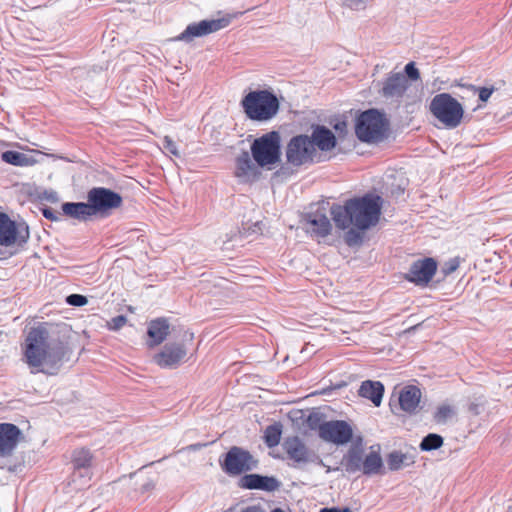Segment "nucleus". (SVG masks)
<instances>
[{
	"instance_id": "1",
	"label": "nucleus",
	"mask_w": 512,
	"mask_h": 512,
	"mask_svg": "<svg viewBox=\"0 0 512 512\" xmlns=\"http://www.w3.org/2000/svg\"><path fill=\"white\" fill-rule=\"evenodd\" d=\"M68 351V342L56 326L42 323L34 327V369L37 372L56 374Z\"/></svg>"
},
{
	"instance_id": "2",
	"label": "nucleus",
	"mask_w": 512,
	"mask_h": 512,
	"mask_svg": "<svg viewBox=\"0 0 512 512\" xmlns=\"http://www.w3.org/2000/svg\"><path fill=\"white\" fill-rule=\"evenodd\" d=\"M381 198L379 196L364 195L348 199L343 205L333 204L330 215L335 226L345 230L351 225L358 230L365 231L375 226L381 214Z\"/></svg>"
},
{
	"instance_id": "3",
	"label": "nucleus",
	"mask_w": 512,
	"mask_h": 512,
	"mask_svg": "<svg viewBox=\"0 0 512 512\" xmlns=\"http://www.w3.org/2000/svg\"><path fill=\"white\" fill-rule=\"evenodd\" d=\"M246 117L252 121L266 122L279 112L280 103L270 90H256L246 94L241 100Z\"/></svg>"
},
{
	"instance_id": "4",
	"label": "nucleus",
	"mask_w": 512,
	"mask_h": 512,
	"mask_svg": "<svg viewBox=\"0 0 512 512\" xmlns=\"http://www.w3.org/2000/svg\"><path fill=\"white\" fill-rule=\"evenodd\" d=\"M389 121L375 108L361 112L355 120V135L363 143L382 142L388 134Z\"/></svg>"
},
{
	"instance_id": "5",
	"label": "nucleus",
	"mask_w": 512,
	"mask_h": 512,
	"mask_svg": "<svg viewBox=\"0 0 512 512\" xmlns=\"http://www.w3.org/2000/svg\"><path fill=\"white\" fill-rule=\"evenodd\" d=\"M429 109L432 115L449 129L458 127L464 115L461 103L449 93L435 95L430 102Z\"/></svg>"
},
{
	"instance_id": "6",
	"label": "nucleus",
	"mask_w": 512,
	"mask_h": 512,
	"mask_svg": "<svg viewBox=\"0 0 512 512\" xmlns=\"http://www.w3.org/2000/svg\"><path fill=\"white\" fill-rule=\"evenodd\" d=\"M251 156L260 167L271 166L281 159V137L271 131L256 138L251 144Z\"/></svg>"
},
{
	"instance_id": "7",
	"label": "nucleus",
	"mask_w": 512,
	"mask_h": 512,
	"mask_svg": "<svg viewBox=\"0 0 512 512\" xmlns=\"http://www.w3.org/2000/svg\"><path fill=\"white\" fill-rule=\"evenodd\" d=\"M315 154L316 148L313 146V141L306 134L293 136L285 149L286 161L293 167L313 162Z\"/></svg>"
},
{
	"instance_id": "8",
	"label": "nucleus",
	"mask_w": 512,
	"mask_h": 512,
	"mask_svg": "<svg viewBox=\"0 0 512 512\" xmlns=\"http://www.w3.org/2000/svg\"><path fill=\"white\" fill-rule=\"evenodd\" d=\"M92 462L93 455L89 449L78 448L72 452L70 481L76 490H82L88 486L93 475Z\"/></svg>"
},
{
	"instance_id": "9",
	"label": "nucleus",
	"mask_w": 512,
	"mask_h": 512,
	"mask_svg": "<svg viewBox=\"0 0 512 512\" xmlns=\"http://www.w3.org/2000/svg\"><path fill=\"white\" fill-rule=\"evenodd\" d=\"M219 462L222 470L230 476L241 475L255 469L258 465V461L249 451L238 446L231 447L224 455V459Z\"/></svg>"
},
{
	"instance_id": "10",
	"label": "nucleus",
	"mask_w": 512,
	"mask_h": 512,
	"mask_svg": "<svg viewBox=\"0 0 512 512\" xmlns=\"http://www.w3.org/2000/svg\"><path fill=\"white\" fill-rule=\"evenodd\" d=\"M87 201L91 208L93 216H106L111 210L119 208L122 205V196L105 187H93L87 193Z\"/></svg>"
},
{
	"instance_id": "11",
	"label": "nucleus",
	"mask_w": 512,
	"mask_h": 512,
	"mask_svg": "<svg viewBox=\"0 0 512 512\" xmlns=\"http://www.w3.org/2000/svg\"><path fill=\"white\" fill-rule=\"evenodd\" d=\"M283 449L287 458L293 462L291 467L300 468L310 463L322 464L320 456L309 449L298 436L287 437L283 442Z\"/></svg>"
},
{
	"instance_id": "12",
	"label": "nucleus",
	"mask_w": 512,
	"mask_h": 512,
	"mask_svg": "<svg viewBox=\"0 0 512 512\" xmlns=\"http://www.w3.org/2000/svg\"><path fill=\"white\" fill-rule=\"evenodd\" d=\"M233 19L231 15H225L218 19H205L189 24L175 40L191 42L196 37L207 36L229 26Z\"/></svg>"
},
{
	"instance_id": "13",
	"label": "nucleus",
	"mask_w": 512,
	"mask_h": 512,
	"mask_svg": "<svg viewBox=\"0 0 512 512\" xmlns=\"http://www.w3.org/2000/svg\"><path fill=\"white\" fill-rule=\"evenodd\" d=\"M29 226L12 220L8 214L0 212V245L9 247L14 244L27 243Z\"/></svg>"
},
{
	"instance_id": "14",
	"label": "nucleus",
	"mask_w": 512,
	"mask_h": 512,
	"mask_svg": "<svg viewBox=\"0 0 512 512\" xmlns=\"http://www.w3.org/2000/svg\"><path fill=\"white\" fill-rule=\"evenodd\" d=\"M251 157L248 151L243 150L235 158L234 176L240 184H253L261 177V167Z\"/></svg>"
},
{
	"instance_id": "15",
	"label": "nucleus",
	"mask_w": 512,
	"mask_h": 512,
	"mask_svg": "<svg viewBox=\"0 0 512 512\" xmlns=\"http://www.w3.org/2000/svg\"><path fill=\"white\" fill-rule=\"evenodd\" d=\"M437 271V262L434 258L426 257L414 261L405 274V279L418 286H426Z\"/></svg>"
},
{
	"instance_id": "16",
	"label": "nucleus",
	"mask_w": 512,
	"mask_h": 512,
	"mask_svg": "<svg viewBox=\"0 0 512 512\" xmlns=\"http://www.w3.org/2000/svg\"><path fill=\"white\" fill-rule=\"evenodd\" d=\"M187 355L183 343H167L153 356V362L162 369L177 368Z\"/></svg>"
},
{
	"instance_id": "17",
	"label": "nucleus",
	"mask_w": 512,
	"mask_h": 512,
	"mask_svg": "<svg viewBox=\"0 0 512 512\" xmlns=\"http://www.w3.org/2000/svg\"><path fill=\"white\" fill-rule=\"evenodd\" d=\"M353 428L345 420L327 421L322 428L321 439L335 445H345L353 439Z\"/></svg>"
},
{
	"instance_id": "18",
	"label": "nucleus",
	"mask_w": 512,
	"mask_h": 512,
	"mask_svg": "<svg viewBox=\"0 0 512 512\" xmlns=\"http://www.w3.org/2000/svg\"><path fill=\"white\" fill-rule=\"evenodd\" d=\"M22 437V432L16 425L0 423V457L11 456Z\"/></svg>"
},
{
	"instance_id": "19",
	"label": "nucleus",
	"mask_w": 512,
	"mask_h": 512,
	"mask_svg": "<svg viewBox=\"0 0 512 512\" xmlns=\"http://www.w3.org/2000/svg\"><path fill=\"white\" fill-rule=\"evenodd\" d=\"M238 485L242 489L273 492L279 489L281 483L274 476L245 474L239 479Z\"/></svg>"
},
{
	"instance_id": "20",
	"label": "nucleus",
	"mask_w": 512,
	"mask_h": 512,
	"mask_svg": "<svg viewBox=\"0 0 512 512\" xmlns=\"http://www.w3.org/2000/svg\"><path fill=\"white\" fill-rule=\"evenodd\" d=\"M309 231L316 237L324 238L331 233L332 224L326 215L325 209L318 207L305 216Z\"/></svg>"
},
{
	"instance_id": "21",
	"label": "nucleus",
	"mask_w": 512,
	"mask_h": 512,
	"mask_svg": "<svg viewBox=\"0 0 512 512\" xmlns=\"http://www.w3.org/2000/svg\"><path fill=\"white\" fill-rule=\"evenodd\" d=\"M408 89V79L402 73H391L383 82L381 94L385 98H401Z\"/></svg>"
},
{
	"instance_id": "22",
	"label": "nucleus",
	"mask_w": 512,
	"mask_h": 512,
	"mask_svg": "<svg viewBox=\"0 0 512 512\" xmlns=\"http://www.w3.org/2000/svg\"><path fill=\"white\" fill-rule=\"evenodd\" d=\"M310 139L314 148L317 147L322 152L331 151L337 145L336 136L324 125H314Z\"/></svg>"
},
{
	"instance_id": "23",
	"label": "nucleus",
	"mask_w": 512,
	"mask_h": 512,
	"mask_svg": "<svg viewBox=\"0 0 512 512\" xmlns=\"http://www.w3.org/2000/svg\"><path fill=\"white\" fill-rule=\"evenodd\" d=\"M170 333V325L167 319L165 318H157L151 320L148 324L147 335L149 336V340L147 341V346L149 348H153L155 346L160 345L166 340L167 336Z\"/></svg>"
},
{
	"instance_id": "24",
	"label": "nucleus",
	"mask_w": 512,
	"mask_h": 512,
	"mask_svg": "<svg viewBox=\"0 0 512 512\" xmlns=\"http://www.w3.org/2000/svg\"><path fill=\"white\" fill-rule=\"evenodd\" d=\"M421 399V391L414 385L404 387L399 394L400 408L407 413H415Z\"/></svg>"
},
{
	"instance_id": "25",
	"label": "nucleus",
	"mask_w": 512,
	"mask_h": 512,
	"mask_svg": "<svg viewBox=\"0 0 512 512\" xmlns=\"http://www.w3.org/2000/svg\"><path fill=\"white\" fill-rule=\"evenodd\" d=\"M358 394L379 407L384 394V385L380 381L365 380L361 383Z\"/></svg>"
},
{
	"instance_id": "26",
	"label": "nucleus",
	"mask_w": 512,
	"mask_h": 512,
	"mask_svg": "<svg viewBox=\"0 0 512 512\" xmlns=\"http://www.w3.org/2000/svg\"><path fill=\"white\" fill-rule=\"evenodd\" d=\"M62 212L64 215L79 220V221H87L93 214L91 212V208L89 206L88 201L84 202H66L62 204Z\"/></svg>"
},
{
	"instance_id": "27",
	"label": "nucleus",
	"mask_w": 512,
	"mask_h": 512,
	"mask_svg": "<svg viewBox=\"0 0 512 512\" xmlns=\"http://www.w3.org/2000/svg\"><path fill=\"white\" fill-rule=\"evenodd\" d=\"M363 451L357 447H351L343 459L345 471L349 474H354L363 467Z\"/></svg>"
},
{
	"instance_id": "28",
	"label": "nucleus",
	"mask_w": 512,
	"mask_h": 512,
	"mask_svg": "<svg viewBox=\"0 0 512 512\" xmlns=\"http://www.w3.org/2000/svg\"><path fill=\"white\" fill-rule=\"evenodd\" d=\"M414 456L401 451H393L387 456V465L391 471H397L405 466L414 464Z\"/></svg>"
},
{
	"instance_id": "29",
	"label": "nucleus",
	"mask_w": 512,
	"mask_h": 512,
	"mask_svg": "<svg viewBox=\"0 0 512 512\" xmlns=\"http://www.w3.org/2000/svg\"><path fill=\"white\" fill-rule=\"evenodd\" d=\"M383 466V461L379 453L370 452L363 460L362 471L365 475L378 474Z\"/></svg>"
},
{
	"instance_id": "30",
	"label": "nucleus",
	"mask_w": 512,
	"mask_h": 512,
	"mask_svg": "<svg viewBox=\"0 0 512 512\" xmlns=\"http://www.w3.org/2000/svg\"><path fill=\"white\" fill-rule=\"evenodd\" d=\"M282 435V424L276 422L266 427L264 431V442L269 448H273L280 443Z\"/></svg>"
},
{
	"instance_id": "31",
	"label": "nucleus",
	"mask_w": 512,
	"mask_h": 512,
	"mask_svg": "<svg viewBox=\"0 0 512 512\" xmlns=\"http://www.w3.org/2000/svg\"><path fill=\"white\" fill-rule=\"evenodd\" d=\"M1 159L11 165L14 166H28L30 164V159L27 157L26 154L8 150L1 154Z\"/></svg>"
},
{
	"instance_id": "32",
	"label": "nucleus",
	"mask_w": 512,
	"mask_h": 512,
	"mask_svg": "<svg viewBox=\"0 0 512 512\" xmlns=\"http://www.w3.org/2000/svg\"><path fill=\"white\" fill-rule=\"evenodd\" d=\"M325 415L317 410H313L309 413L308 417L306 418V424L311 430L318 431V435L321 438L322 428L324 427L325 423Z\"/></svg>"
},
{
	"instance_id": "33",
	"label": "nucleus",
	"mask_w": 512,
	"mask_h": 512,
	"mask_svg": "<svg viewBox=\"0 0 512 512\" xmlns=\"http://www.w3.org/2000/svg\"><path fill=\"white\" fill-rule=\"evenodd\" d=\"M443 437L436 433L426 435L421 443L420 449L422 451H432L440 448L443 445Z\"/></svg>"
},
{
	"instance_id": "34",
	"label": "nucleus",
	"mask_w": 512,
	"mask_h": 512,
	"mask_svg": "<svg viewBox=\"0 0 512 512\" xmlns=\"http://www.w3.org/2000/svg\"><path fill=\"white\" fill-rule=\"evenodd\" d=\"M24 359L29 367H32V327H29L28 324L24 328Z\"/></svg>"
},
{
	"instance_id": "35",
	"label": "nucleus",
	"mask_w": 512,
	"mask_h": 512,
	"mask_svg": "<svg viewBox=\"0 0 512 512\" xmlns=\"http://www.w3.org/2000/svg\"><path fill=\"white\" fill-rule=\"evenodd\" d=\"M357 228H351L345 233V243L348 246H355L362 242V234Z\"/></svg>"
},
{
	"instance_id": "36",
	"label": "nucleus",
	"mask_w": 512,
	"mask_h": 512,
	"mask_svg": "<svg viewBox=\"0 0 512 512\" xmlns=\"http://www.w3.org/2000/svg\"><path fill=\"white\" fill-rule=\"evenodd\" d=\"M453 414V410L450 406L444 405L437 409L434 415V419L437 423H444Z\"/></svg>"
},
{
	"instance_id": "37",
	"label": "nucleus",
	"mask_w": 512,
	"mask_h": 512,
	"mask_svg": "<svg viewBox=\"0 0 512 512\" xmlns=\"http://www.w3.org/2000/svg\"><path fill=\"white\" fill-rule=\"evenodd\" d=\"M88 299L81 294H70L66 297V303L70 306L82 307L86 305Z\"/></svg>"
},
{
	"instance_id": "38",
	"label": "nucleus",
	"mask_w": 512,
	"mask_h": 512,
	"mask_svg": "<svg viewBox=\"0 0 512 512\" xmlns=\"http://www.w3.org/2000/svg\"><path fill=\"white\" fill-rule=\"evenodd\" d=\"M460 265V260L458 257H454L446 261L442 266V272L445 276L452 274L455 272Z\"/></svg>"
},
{
	"instance_id": "39",
	"label": "nucleus",
	"mask_w": 512,
	"mask_h": 512,
	"mask_svg": "<svg viewBox=\"0 0 512 512\" xmlns=\"http://www.w3.org/2000/svg\"><path fill=\"white\" fill-rule=\"evenodd\" d=\"M472 90L474 91H478V96H479V99L482 101V102H487L488 99L490 98V96L492 95V93L494 92V87H480V88H477L475 87L474 85H470L469 86Z\"/></svg>"
},
{
	"instance_id": "40",
	"label": "nucleus",
	"mask_w": 512,
	"mask_h": 512,
	"mask_svg": "<svg viewBox=\"0 0 512 512\" xmlns=\"http://www.w3.org/2000/svg\"><path fill=\"white\" fill-rule=\"evenodd\" d=\"M406 78H409L412 81H417L420 78L419 70L416 68L414 62H409L405 66Z\"/></svg>"
},
{
	"instance_id": "41",
	"label": "nucleus",
	"mask_w": 512,
	"mask_h": 512,
	"mask_svg": "<svg viewBox=\"0 0 512 512\" xmlns=\"http://www.w3.org/2000/svg\"><path fill=\"white\" fill-rule=\"evenodd\" d=\"M163 147H164V149L166 151H168L173 156H175V157H179L180 156L175 142L169 136H165L164 137V139H163Z\"/></svg>"
},
{
	"instance_id": "42",
	"label": "nucleus",
	"mask_w": 512,
	"mask_h": 512,
	"mask_svg": "<svg viewBox=\"0 0 512 512\" xmlns=\"http://www.w3.org/2000/svg\"><path fill=\"white\" fill-rule=\"evenodd\" d=\"M126 321L127 318L124 315H118L116 317H113L109 322V328L111 330H118L125 325Z\"/></svg>"
},
{
	"instance_id": "43",
	"label": "nucleus",
	"mask_w": 512,
	"mask_h": 512,
	"mask_svg": "<svg viewBox=\"0 0 512 512\" xmlns=\"http://www.w3.org/2000/svg\"><path fill=\"white\" fill-rule=\"evenodd\" d=\"M40 210L42 211V214L46 219L50 221L60 220V213L54 211L52 208L43 206L40 207Z\"/></svg>"
},
{
	"instance_id": "44",
	"label": "nucleus",
	"mask_w": 512,
	"mask_h": 512,
	"mask_svg": "<svg viewBox=\"0 0 512 512\" xmlns=\"http://www.w3.org/2000/svg\"><path fill=\"white\" fill-rule=\"evenodd\" d=\"M42 197L51 203H56L59 201V196L55 191H45Z\"/></svg>"
},
{
	"instance_id": "45",
	"label": "nucleus",
	"mask_w": 512,
	"mask_h": 512,
	"mask_svg": "<svg viewBox=\"0 0 512 512\" xmlns=\"http://www.w3.org/2000/svg\"><path fill=\"white\" fill-rule=\"evenodd\" d=\"M43 157H54V155L53 154H45L39 150L34 149V158H33L34 164L39 162Z\"/></svg>"
},
{
	"instance_id": "46",
	"label": "nucleus",
	"mask_w": 512,
	"mask_h": 512,
	"mask_svg": "<svg viewBox=\"0 0 512 512\" xmlns=\"http://www.w3.org/2000/svg\"><path fill=\"white\" fill-rule=\"evenodd\" d=\"M154 487H155L154 482L152 480H148L141 486V492L142 493L148 492V491L152 490Z\"/></svg>"
},
{
	"instance_id": "47",
	"label": "nucleus",
	"mask_w": 512,
	"mask_h": 512,
	"mask_svg": "<svg viewBox=\"0 0 512 512\" xmlns=\"http://www.w3.org/2000/svg\"><path fill=\"white\" fill-rule=\"evenodd\" d=\"M241 512H261V509L258 506H248L245 509H243Z\"/></svg>"
},
{
	"instance_id": "48",
	"label": "nucleus",
	"mask_w": 512,
	"mask_h": 512,
	"mask_svg": "<svg viewBox=\"0 0 512 512\" xmlns=\"http://www.w3.org/2000/svg\"><path fill=\"white\" fill-rule=\"evenodd\" d=\"M320 512H340V508L332 507V508H322Z\"/></svg>"
},
{
	"instance_id": "49",
	"label": "nucleus",
	"mask_w": 512,
	"mask_h": 512,
	"mask_svg": "<svg viewBox=\"0 0 512 512\" xmlns=\"http://www.w3.org/2000/svg\"><path fill=\"white\" fill-rule=\"evenodd\" d=\"M340 512H352L349 507L340 508Z\"/></svg>"
},
{
	"instance_id": "50",
	"label": "nucleus",
	"mask_w": 512,
	"mask_h": 512,
	"mask_svg": "<svg viewBox=\"0 0 512 512\" xmlns=\"http://www.w3.org/2000/svg\"><path fill=\"white\" fill-rule=\"evenodd\" d=\"M272 512H284V511L282 509H280V508H276Z\"/></svg>"
},
{
	"instance_id": "51",
	"label": "nucleus",
	"mask_w": 512,
	"mask_h": 512,
	"mask_svg": "<svg viewBox=\"0 0 512 512\" xmlns=\"http://www.w3.org/2000/svg\"><path fill=\"white\" fill-rule=\"evenodd\" d=\"M357 441L359 442V444H361V443H362V437H361V436H358V437H357Z\"/></svg>"
},
{
	"instance_id": "52",
	"label": "nucleus",
	"mask_w": 512,
	"mask_h": 512,
	"mask_svg": "<svg viewBox=\"0 0 512 512\" xmlns=\"http://www.w3.org/2000/svg\"><path fill=\"white\" fill-rule=\"evenodd\" d=\"M1 468H3V466L0 465Z\"/></svg>"
}]
</instances>
